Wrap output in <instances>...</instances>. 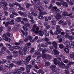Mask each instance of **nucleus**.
I'll list each match as a JSON object with an SVG mask.
<instances>
[{"mask_svg": "<svg viewBox=\"0 0 74 74\" xmlns=\"http://www.w3.org/2000/svg\"><path fill=\"white\" fill-rule=\"evenodd\" d=\"M23 21H25L27 23L29 21L26 18H23Z\"/></svg>", "mask_w": 74, "mask_h": 74, "instance_id": "46", "label": "nucleus"}, {"mask_svg": "<svg viewBox=\"0 0 74 74\" xmlns=\"http://www.w3.org/2000/svg\"><path fill=\"white\" fill-rule=\"evenodd\" d=\"M53 45V47L56 48V49H57V43L55 42H54L52 43Z\"/></svg>", "mask_w": 74, "mask_h": 74, "instance_id": "11", "label": "nucleus"}, {"mask_svg": "<svg viewBox=\"0 0 74 74\" xmlns=\"http://www.w3.org/2000/svg\"><path fill=\"white\" fill-rule=\"evenodd\" d=\"M61 32L62 31H61L57 30L55 32L54 34L56 35H58V34H59V33H61Z\"/></svg>", "mask_w": 74, "mask_h": 74, "instance_id": "15", "label": "nucleus"}, {"mask_svg": "<svg viewBox=\"0 0 74 74\" xmlns=\"http://www.w3.org/2000/svg\"><path fill=\"white\" fill-rule=\"evenodd\" d=\"M9 5L10 7H14V5L10 3L9 4Z\"/></svg>", "mask_w": 74, "mask_h": 74, "instance_id": "59", "label": "nucleus"}, {"mask_svg": "<svg viewBox=\"0 0 74 74\" xmlns=\"http://www.w3.org/2000/svg\"><path fill=\"white\" fill-rule=\"evenodd\" d=\"M69 36H70V34H69V33H66L65 35L66 38H69Z\"/></svg>", "mask_w": 74, "mask_h": 74, "instance_id": "54", "label": "nucleus"}, {"mask_svg": "<svg viewBox=\"0 0 74 74\" xmlns=\"http://www.w3.org/2000/svg\"><path fill=\"white\" fill-rule=\"evenodd\" d=\"M56 29L57 30H59L60 31H62V29L60 28V25H57L56 26Z\"/></svg>", "mask_w": 74, "mask_h": 74, "instance_id": "12", "label": "nucleus"}, {"mask_svg": "<svg viewBox=\"0 0 74 74\" xmlns=\"http://www.w3.org/2000/svg\"><path fill=\"white\" fill-rule=\"evenodd\" d=\"M57 61H58V60H57V59L56 58H55L54 59L53 62H54V64H56V65H58V62H56Z\"/></svg>", "mask_w": 74, "mask_h": 74, "instance_id": "16", "label": "nucleus"}, {"mask_svg": "<svg viewBox=\"0 0 74 74\" xmlns=\"http://www.w3.org/2000/svg\"><path fill=\"white\" fill-rule=\"evenodd\" d=\"M5 45L6 46H8V47H8V48H12V46L11 45L8 44V43H6L5 44Z\"/></svg>", "mask_w": 74, "mask_h": 74, "instance_id": "37", "label": "nucleus"}, {"mask_svg": "<svg viewBox=\"0 0 74 74\" xmlns=\"http://www.w3.org/2000/svg\"><path fill=\"white\" fill-rule=\"evenodd\" d=\"M3 38L4 40H5V41H10L11 40V39H8V38L7 36L6 35L4 34L3 36Z\"/></svg>", "mask_w": 74, "mask_h": 74, "instance_id": "4", "label": "nucleus"}, {"mask_svg": "<svg viewBox=\"0 0 74 74\" xmlns=\"http://www.w3.org/2000/svg\"><path fill=\"white\" fill-rule=\"evenodd\" d=\"M14 5H16V6H21V4H19L18 3H17V2H15L14 3Z\"/></svg>", "mask_w": 74, "mask_h": 74, "instance_id": "38", "label": "nucleus"}, {"mask_svg": "<svg viewBox=\"0 0 74 74\" xmlns=\"http://www.w3.org/2000/svg\"><path fill=\"white\" fill-rule=\"evenodd\" d=\"M63 16H69L70 18H72L73 17V16H71V15H72V13H71L69 14V13L67 12L66 11H64L63 12Z\"/></svg>", "mask_w": 74, "mask_h": 74, "instance_id": "2", "label": "nucleus"}, {"mask_svg": "<svg viewBox=\"0 0 74 74\" xmlns=\"http://www.w3.org/2000/svg\"><path fill=\"white\" fill-rule=\"evenodd\" d=\"M6 48L5 47H3L2 48V52H4V51H5V50H6Z\"/></svg>", "mask_w": 74, "mask_h": 74, "instance_id": "42", "label": "nucleus"}, {"mask_svg": "<svg viewBox=\"0 0 74 74\" xmlns=\"http://www.w3.org/2000/svg\"><path fill=\"white\" fill-rule=\"evenodd\" d=\"M34 7L35 10H37V8H38V7H37V4L36 3H34Z\"/></svg>", "mask_w": 74, "mask_h": 74, "instance_id": "24", "label": "nucleus"}, {"mask_svg": "<svg viewBox=\"0 0 74 74\" xmlns=\"http://www.w3.org/2000/svg\"><path fill=\"white\" fill-rule=\"evenodd\" d=\"M70 56L71 58H74V53L71 54L70 55Z\"/></svg>", "mask_w": 74, "mask_h": 74, "instance_id": "48", "label": "nucleus"}, {"mask_svg": "<svg viewBox=\"0 0 74 74\" xmlns=\"http://www.w3.org/2000/svg\"><path fill=\"white\" fill-rule=\"evenodd\" d=\"M56 19H57V20H59L62 18V15H57L55 16Z\"/></svg>", "mask_w": 74, "mask_h": 74, "instance_id": "9", "label": "nucleus"}, {"mask_svg": "<svg viewBox=\"0 0 74 74\" xmlns=\"http://www.w3.org/2000/svg\"><path fill=\"white\" fill-rule=\"evenodd\" d=\"M64 51L66 52V53H69V49L67 48H65L64 49Z\"/></svg>", "mask_w": 74, "mask_h": 74, "instance_id": "28", "label": "nucleus"}, {"mask_svg": "<svg viewBox=\"0 0 74 74\" xmlns=\"http://www.w3.org/2000/svg\"><path fill=\"white\" fill-rule=\"evenodd\" d=\"M57 60L58 62V63H60L61 62V60H62V58L59 57L57 58ZM61 61V62H60Z\"/></svg>", "mask_w": 74, "mask_h": 74, "instance_id": "35", "label": "nucleus"}, {"mask_svg": "<svg viewBox=\"0 0 74 74\" xmlns=\"http://www.w3.org/2000/svg\"><path fill=\"white\" fill-rule=\"evenodd\" d=\"M38 73H39V74H40V73H43V72H43V70H42V69H39L38 71Z\"/></svg>", "mask_w": 74, "mask_h": 74, "instance_id": "53", "label": "nucleus"}, {"mask_svg": "<svg viewBox=\"0 0 74 74\" xmlns=\"http://www.w3.org/2000/svg\"><path fill=\"white\" fill-rule=\"evenodd\" d=\"M23 63H24V61H23V60H21L20 61H18L17 62V64L19 65L21 64H23Z\"/></svg>", "mask_w": 74, "mask_h": 74, "instance_id": "13", "label": "nucleus"}, {"mask_svg": "<svg viewBox=\"0 0 74 74\" xmlns=\"http://www.w3.org/2000/svg\"><path fill=\"white\" fill-rule=\"evenodd\" d=\"M12 29L14 31V32H16V31H17V30H18L17 28L16 27H13Z\"/></svg>", "mask_w": 74, "mask_h": 74, "instance_id": "52", "label": "nucleus"}, {"mask_svg": "<svg viewBox=\"0 0 74 74\" xmlns=\"http://www.w3.org/2000/svg\"><path fill=\"white\" fill-rule=\"evenodd\" d=\"M13 66H14V64L12 63L10 64L9 65V69H11L13 67Z\"/></svg>", "mask_w": 74, "mask_h": 74, "instance_id": "39", "label": "nucleus"}, {"mask_svg": "<svg viewBox=\"0 0 74 74\" xmlns=\"http://www.w3.org/2000/svg\"><path fill=\"white\" fill-rule=\"evenodd\" d=\"M14 19H12L11 20V22L10 23V24L13 25H14L15 23H14Z\"/></svg>", "mask_w": 74, "mask_h": 74, "instance_id": "32", "label": "nucleus"}, {"mask_svg": "<svg viewBox=\"0 0 74 74\" xmlns=\"http://www.w3.org/2000/svg\"><path fill=\"white\" fill-rule=\"evenodd\" d=\"M42 57V58H45V59H46V57H47V54H44L43 55Z\"/></svg>", "mask_w": 74, "mask_h": 74, "instance_id": "43", "label": "nucleus"}, {"mask_svg": "<svg viewBox=\"0 0 74 74\" xmlns=\"http://www.w3.org/2000/svg\"><path fill=\"white\" fill-rule=\"evenodd\" d=\"M34 3H32V4H31L30 3H27L26 5V7L27 8H29L30 6H32L33 5H34Z\"/></svg>", "mask_w": 74, "mask_h": 74, "instance_id": "19", "label": "nucleus"}, {"mask_svg": "<svg viewBox=\"0 0 74 74\" xmlns=\"http://www.w3.org/2000/svg\"><path fill=\"white\" fill-rule=\"evenodd\" d=\"M61 4L62 5H63V6H65V7H68V6L69 5L66 2H62L61 3Z\"/></svg>", "mask_w": 74, "mask_h": 74, "instance_id": "10", "label": "nucleus"}, {"mask_svg": "<svg viewBox=\"0 0 74 74\" xmlns=\"http://www.w3.org/2000/svg\"><path fill=\"white\" fill-rule=\"evenodd\" d=\"M13 48L15 49H20V47L19 46H16L13 47Z\"/></svg>", "mask_w": 74, "mask_h": 74, "instance_id": "30", "label": "nucleus"}, {"mask_svg": "<svg viewBox=\"0 0 74 74\" xmlns=\"http://www.w3.org/2000/svg\"><path fill=\"white\" fill-rule=\"evenodd\" d=\"M23 29L25 31H27V30L28 29L27 28V27L26 25H24L23 26Z\"/></svg>", "mask_w": 74, "mask_h": 74, "instance_id": "20", "label": "nucleus"}, {"mask_svg": "<svg viewBox=\"0 0 74 74\" xmlns=\"http://www.w3.org/2000/svg\"><path fill=\"white\" fill-rule=\"evenodd\" d=\"M34 48H32L30 51V53H33V52H34Z\"/></svg>", "mask_w": 74, "mask_h": 74, "instance_id": "57", "label": "nucleus"}, {"mask_svg": "<svg viewBox=\"0 0 74 74\" xmlns=\"http://www.w3.org/2000/svg\"><path fill=\"white\" fill-rule=\"evenodd\" d=\"M20 69H18L17 70H15L14 71V73L15 74H20L21 73L22 71H23L25 70V68L22 67H21L20 68Z\"/></svg>", "mask_w": 74, "mask_h": 74, "instance_id": "1", "label": "nucleus"}, {"mask_svg": "<svg viewBox=\"0 0 74 74\" xmlns=\"http://www.w3.org/2000/svg\"><path fill=\"white\" fill-rule=\"evenodd\" d=\"M3 30V27H0V33H1Z\"/></svg>", "mask_w": 74, "mask_h": 74, "instance_id": "60", "label": "nucleus"}, {"mask_svg": "<svg viewBox=\"0 0 74 74\" xmlns=\"http://www.w3.org/2000/svg\"><path fill=\"white\" fill-rule=\"evenodd\" d=\"M51 69H53L54 68H56V65H53L50 66Z\"/></svg>", "mask_w": 74, "mask_h": 74, "instance_id": "58", "label": "nucleus"}, {"mask_svg": "<svg viewBox=\"0 0 74 74\" xmlns=\"http://www.w3.org/2000/svg\"><path fill=\"white\" fill-rule=\"evenodd\" d=\"M58 66L61 67H64L65 66V64H64L63 63L60 62L58 64Z\"/></svg>", "mask_w": 74, "mask_h": 74, "instance_id": "8", "label": "nucleus"}, {"mask_svg": "<svg viewBox=\"0 0 74 74\" xmlns=\"http://www.w3.org/2000/svg\"><path fill=\"white\" fill-rule=\"evenodd\" d=\"M38 10H39V11H43V10H44V9L43 7L40 6H39L38 7Z\"/></svg>", "mask_w": 74, "mask_h": 74, "instance_id": "22", "label": "nucleus"}, {"mask_svg": "<svg viewBox=\"0 0 74 74\" xmlns=\"http://www.w3.org/2000/svg\"><path fill=\"white\" fill-rule=\"evenodd\" d=\"M31 59V55H29V56H28L26 59V61H28V62H29L30 60Z\"/></svg>", "mask_w": 74, "mask_h": 74, "instance_id": "18", "label": "nucleus"}, {"mask_svg": "<svg viewBox=\"0 0 74 74\" xmlns=\"http://www.w3.org/2000/svg\"><path fill=\"white\" fill-rule=\"evenodd\" d=\"M56 4H57V5L58 6H59V7L61 6V4H60V3L58 2H56Z\"/></svg>", "mask_w": 74, "mask_h": 74, "instance_id": "62", "label": "nucleus"}, {"mask_svg": "<svg viewBox=\"0 0 74 74\" xmlns=\"http://www.w3.org/2000/svg\"><path fill=\"white\" fill-rule=\"evenodd\" d=\"M40 36H43L44 35V32L41 31H39V33Z\"/></svg>", "mask_w": 74, "mask_h": 74, "instance_id": "23", "label": "nucleus"}, {"mask_svg": "<svg viewBox=\"0 0 74 74\" xmlns=\"http://www.w3.org/2000/svg\"><path fill=\"white\" fill-rule=\"evenodd\" d=\"M59 47L61 49H62V48H64V46L62 44H61L59 45Z\"/></svg>", "mask_w": 74, "mask_h": 74, "instance_id": "44", "label": "nucleus"}, {"mask_svg": "<svg viewBox=\"0 0 74 74\" xmlns=\"http://www.w3.org/2000/svg\"><path fill=\"white\" fill-rule=\"evenodd\" d=\"M13 57L12 56H8L7 57V58L8 60H11L12 59Z\"/></svg>", "mask_w": 74, "mask_h": 74, "instance_id": "27", "label": "nucleus"}, {"mask_svg": "<svg viewBox=\"0 0 74 74\" xmlns=\"http://www.w3.org/2000/svg\"><path fill=\"white\" fill-rule=\"evenodd\" d=\"M41 46L43 48H45L47 47V44L43 43L41 45Z\"/></svg>", "mask_w": 74, "mask_h": 74, "instance_id": "47", "label": "nucleus"}, {"mask_svg": "<svg viewBox=\"0 0 74 74\" xmlns=\"http://www.w3.org/2000/svg\"><path fill=\"white\" fill-rule=\"evenodd\" d=\"M21 19H22L21 17H18L17 18V22H20L21 21Z\"/></svg>", "mask_w": 74, "mask_h": 74, "instance_id": "41", "label": "nucleus"}, {"mask_svg": "<svg viewBox=\"0 0 74 74\" xmlns=\"http://www.w3.org/2000/svg\"><path fill=\"white\" fill-rule=\"evenodd\" d=\"M51 23L53 25H56V22L55 20L52 21Z\"/></svg>", "mask_w": 74, "mask_h": 74, "instance_id": "26", "label": "nucleus"}, {"mask_svg": "<svg viewBox=\"0 0 74 74\" xmlns=\"http://www.w3.org/2000/svg\"><path fill=\"white\" fill-rule=\"evenodd\" d=\"M68 38L70 40H71L74 39V37L73 36H70Z\"/></svg>", "mask_w": 74, "mask_h": 74, "instance_id": "55", "label": "nucleus"}, {"mask_svg": "<svg viewBox=\"0 0 74 74\" xmlns=\"http://www.w3.org/2000/svg\"><path fill=\"white\" fill-rule=\"evenodd\" d=\"M53 52H54L55 55H59V52L58 51V50H56V49H53Z\"/></svg>", "mask_w": 74, "mask_h": 74, "instance_id": "6", "label": "nucleus"}, {"mask_svg": "<svg viewBox=\"0 0 74 74\" xmlns=\"http://www.w3.org/2000/svg\"><path fill=\"white\" fill-rule=\"evenodd\" d=\"M31 14H32V15H33L34 16H38L37 14V13H35L33 12H31Z\"/></svg>", "mask_w": 74, "mask_h": 74, "instance_id": "45", "label": "nucleus"}, {"mask_svg": "<svg viewBox=\"0 0 74 74\" xmlns=\"http://www.w3.org/2000/svg\"><path fill=\"white\" fill-rule=\"evenodd\" d=\"M38 18L40 19H44V17L41 16V15L39 16H38Z\"/></svg>", "mask_w": 74, "mask_h": 74, "instance_id": "50", "label": "nucleus"}, {"mask_svg": "<svg viewBox=\"0 0 74 74\" xmlns=\"http://www.w3.org/2000/svg\"><path fill=\"white\" fill-rule=\"evenodd\" d=\"M47 52V49H46V48H45L43 49V50L42 51V53H46V52Z\"/></svg>", "mask_w": 74, "mask_h": 74, "instance_id": "49", "label": "nucleus"}, {"mask_svg": "<svg viewBox=\"0 0 74 74\" xmlns=\"http://www.w3.org/2000/svg\"><path fill=\"white\" fill-rule=\"evenodd\" d=\"M26 70L27 72H30V70L32 67V66L30 65H27L26 66Z\"/></svg>", "mask_w": 74, "mask_h": 74, "instance_id": "3", "label": "nucleus"}, {"mask_svg": "<svg viewBox=\"0 0 74 74\" xmlns=\"http://www.w3.org/2000/svg\"><path fill=\"white\" fill-rule=\"evenodd\" d=\"M64 44H66V45H67V47H68H68H69V45H70V42H68V41H66V42H64Z\"/></svg>", "mask_w": 74, "mask_h": 74, "instance_id": "29", "label": "nucleus"}, {"mask_svg": "<svg viewBox=\"0 0 74 74\" xmlns=\"http://www.w3.org/2000/svg\"><path fill=\"white\" fill-rule=\"evenodd\" d=\"M1 7L3 9L5 10H7L8 9V8L4 5H2Z\"/></svg>", "mask_w": 74, "mask_h": 74, "instance_id": "25", "label": "nucleus"}, {"mask_svg": "<svg viewBox=\"0 0 74 74\" xmlns=\"http://www.w3.org/2000/svg\"><path fill=\"white\" fill-rule=\"evenodd\" d=\"M1 4H3V5H5V6L7 5H8L7 3L4 1H2L1 2Z\"/></svg>", "mask_w": 74, "mask_h": 74, "instance_id": "31", "label": "nucleus"}, {"mask_svg": "<svg viewBox=\"0 0 74 74\" xmlns=\"http://www.w3.org/2000/svg\"><path fill=\"white\" fill-rule=\"evenodd\" d=\"M45 14H47V12H40V15H45Z\"/></svg>", "mask_w": 74, "mask_h": 74, "instance_id": "17", "label": "nucleus"}, {"mask_svg": "<svg viewBox=\"0 0 74 74\" xmlns=\"http://www.w3.org/2000/svg\"><path fill=\"white\" fill-rule=\"evenodd\" d=\"M56 15H59L60 13L62 12V10L61 9H60V10L57 9H56Z\"/></svg>", "mask_w": 74, "mask_h": 74, "instance_id": "5", "label": "nucleus"}, {"mask_svg": "<svg viewBox=\"0 0 74 74\" xmlns=\"http://www.w3.org/2000/svg\"><path fill=\"white\" fill-rule=\"evenodd\" d=\"M28 17L29 19H33V17L32 16V15H29L28 16Z\"/></svg>", "mask_w": 74, "mask_h": 74, "instance_id": "51", "label": "nucleus"}, {"mask_svg": "<svg viewBox=\"0 0 74 74\" xmlns=\"http://www.w3.org/2000/svg\"><path fill=\"white\" fill-rule=\"evenodd\" d=\"M58 8L56 7H53L51 8V10L53 11H56V9H57Z\"/></svg>", "mask_w": 74, "mask_h": 74, "instance_id": "40", "label": "nucleus"}, {"mask_svg": "<svg viewBox=\"0 0 74 74\" xmlns=\"http://www.w3.org/2000/svg\"><path fill=\"white\" fill-rule=\"evenodd\" d=\"M40 52H38L37 51H36L35 53V55H38V54H40Z\"/></svg>", "mask_w": 74, "mask_h": 74, "instance_id": "63", "label": "nucleus"}, {"mask_svg": "<svg viewBox=\"0 0 74 74\" xmlns=\"http://www.w3.org/2000/svg\"><path fill=\"white\" fill-rule=\"evenodd\" d=\"M71 47H72V48H73V47H74V45L73 44H69V46H68V47L71 48Z\"/></svg>", "mask_w": 74, "mask_h": 74, "instance_id": "36", "label": "nucleus"}, {"mask_svg": "<svg viewBox=\"0 0 74 74\" xmlns=\"http://www.w3.org/2000/svg\"><path fill=\"white\" fill-rule=\"evenodd\" d=\"M7 62V61H6V60H2V61H1V63L3 64L4 63H6V62Z\"/></svg>", "mask_w": 74, "mask_h": 74, "instance_id": "56", "label": "nucleus"}, {"mask_svg": "<svg viewBox=\"0 0 74 74\" xmlns=\"http://www.w3.org/2000/svg\"><path fill=\"white\" fill-rule=\"evenodd\" d=\"M23 50L24 52H26V51H27V47H24L23 48Z\"/></svg>", "mask_w": 74, "mask_h": 74, "instance_id": "64", "label": "nucleus"}, {"mask_svg": "<svg viewBox=\"0 0 74 74\" xmlns=\"http://www.w3.org/2000/svg\"><path fill=\"white\" fill-rule=\"evenodd\" d=\"M20 10H22L23 11H25V8H24L23 7H22V6H19L18 7Z\"/></svg>", "mask_w": 74, "mask_h": 74, "instance_id": "34", "label": "nucleus"}, {"mask_svg": "<svg viewBox=\"0 0 74 74\" xmlns=\"http://www.w3.org/2000/svg\"><path fill=\"white\" fill-rule=\"evenodd\" d=\"M10 24V23L9 22H6L5 25V27H7L8 25H9Z\"/></svg>", "mask_w": 74, "mask_h": 74, "instance_id": "33", "label": "nucleus"}, {"mask_svg": "<svg viewBox=\"0 0 74 74\" xmlns=\"http://www.w3.org/2000/svg\"><path fill=\"white\" fill-rule=\"evenodd\" d=\"M11 26H9L8 27V29H7L8 32H10V31L11 30Z\"/></svg>", "mask_w": 74, "mask_h": 74, "instance_id": "61", "label": "nucleus"}, {"mask_svg": "<svg viewBox=\"0 0 74 74\" xmlns=\"http://www.w3.org/2000/svg\"><path fill=\"white\" fill-rule=\"evenodd\" d=\"M23 16H24L26 18L27 16V13L26 12H25L24 13H23V14L22 15Z\"/></svg>", "mask_w": 74, "mask_h": 74, "instance_id": "21", "label": "nucleus"}, {"mask_svg": "<svg viewBox=\"0 0 74 74\" xmlns=\"http://www.w3.org/2000/svg\"><path fill=\"white\" fill-rule=\"evenodd\" d=\"M51 64V63L49 62H46L45 63V64L44 65L45 67H47V66H49Z\"/></svg>", "mask_w": 74, "mask_h": 74, "instance_id": "14", "label": "nucleus"}, {"mask_svg": "<svg viewBox=\"0 0 74 74\" xmlns=\"http://www.w3.org/2000/svg\"><path fill=\"white\" fill-rule=\"evenodd\" d=\"M10 10H11V11H12V14H13V15H14L16 16H18V14L16 13L15 12L14 9V8L10 9Z\"/></svg>", "mask_w": 74, "mask_h": 74, "instance_id": "7", "label": "nucleus"}]
</instances>
